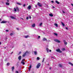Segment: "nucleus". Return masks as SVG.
I'll return each mask as SVG.
<instances>
[{
    "instance_id": "obj_1",
    "label": "nucleus",
    "mask_w": 73,
    "mask_h": 73,
    "mask_svg": "<svg viewBox=\"0 0 73 73\" xmlns=\"http://www.w3.org/2000/svg\"><path fill=\"white\" fill-rule=\"evenodd\" d=\"M27 53V54H28L29 53V52H28V51H26V52H25V53H24L23 55L22 56V57H25V56H26Z\"/></svg>"
},
{
    "instance_id": "obj_2",
    "label": "nucleus",
    "mask_w": 73,
    "mask_h": 73,
    "mask_svg": "<svg viewBox=\"0 0 73 73\" xmlns=\"http://www.w3.org/2000/svg\"><path fill=\"white\" fill-rule=\"evenodd\" d=\"M40 66H41V64L40 63H38L36 66V68H37V69H38V68H39Z\"/></svg>"
},
{
    "instance_id": "obj_3",
    "label": "nucleus",
    "mask_w": 73,
    "mask_h": 73,
    "mask_svg": "<svg viewBox=\"0 0 73 73\" xmlns=\"http://www.w3.org/2000/svg\"><path fill=\"white\" fill-rule=\"evenodd\" d=\"M38 6L39 7H42V5H41V4L40 3H38H38L37 4Z\"/></svg>"
},
{
    "instance_id": "obj_4",
    "label": "nucleus",
    "mask_w": 73,
    "mask_h": 73,
    "mask_svg": "<svg viewBox=\"0 0 73 73\" xmlns=\"http://www.w3.org/2000/svg\"><path fill=\"white\" fill-rule=\"evenodd\" d=\"M54 41H55V42H58L59 43L60 42V41L57 39H54Z\"/></svg>"
},
{
    "instance_id": "obj_5",
    "label": "nucleus",
    "mask_w": 73,
    "mask_h": 73,
    "mask_svg": "<svg viewBox=\"0 0 73 73\" xmlns=\"http://www.w3.org/2000/svg\"><path fill=\"white\" fill-rule=\"evenodd\" d=\"M56 51L57 52H59V53H62V51H61L60 50V49H58L56 50Z\"/></svg>"
},
{
    "instance_id": "obj_6",
    "label": "nucleus",
    "mask_w": 73,
    "mask_h": 73,
    "mask_svg": "<svg viewBox=\"0 0 73 73\" xmlns=\"http://www.w3.org/2000/svg\"><path fill=\"white\" fill-rule=\"evenodd\" d=\"M7 23V21H3L1 22V23H3V24H4L5 23Z\"/></svg>"
},
{
    "instance_id": "obj_7",
    "label": "nucleus",
    "mask_w": 73,
    "mask_h": 73,
    "mask_svg": "<svg viewBox=\"0 0 73 73\" xmlns=\"http://www.w3.org/2000/svg\"><path fill=\"white\" fill-rule=\"evenodd\" d=\"M23 37L25 38H28V37H29V35H27L26 36H24Z\"/></svg>"
},
{
    "instance_id": "obj_8",
    "label": "nucleus",
    "mask_w": 73,
    "mask_h": 73,
    "mask_svg": "<svg viewBox=\"0 0 73 73\" xmlns=\"http://www.w3.org/2000/svg\"><path fill=\"white\" fill-rule=\"evenodd\" d=\"M19 60H20L21 59V56H19L18 58Z\"/></svg>"
},
{
    "instance_id": "obj_9",
    "label": "nucleus",
    "mask_w": 73,
    "mask_h": 73,
    "mask_svg": "<svg viewBox=\"0 0 73 73\" xmlns=\"http://www.w3.org/2000/svg\"><path fill=\"white\" fill-rule=\"evenodd\" d=\"M63 41H64V44H65V45H67L68 43H67V42H66V41H65V40H64Z\"/></svg>"
},
{
    "instance_id": "obj_10",
    "label": "nucleus",
    "mask_w": 73,
    "mask_h": 73,
    "mask_svg": "<svg viewBox=\"0 0 73 73\" xmlns=\"http://www.w3.org/2000/svg\"><path fill=\"white\" fill-rule=\"evenodd\" d=\"M28 9H31V6L29 5L28 6V7H27Z\"/></svg>"
},
{
    "instance_id": "obj_11",
    "label": "nucleus",
    "mask_w": 73,
    "mask_h": 73,
    "mask_svg": "<svg viewBox=\"0 0 73 73\" xmlns=\"http://www.w3.org/2000/svg\"><path fill=\"white\" fill-rule=\"evenodd\" d=\"M10 18H11L12 19H16V18H15L13 16H10Z\"/></svg>"
},
{
    "instance_id": "obj_12",
    "label": "nucleus",
    "mask_w": 73,
    "mask_h": 73,
    "mask_svg": "<svg viewBox=\"0 0 73 73\" xmlns=\"http://www.w3.org/2000/svg\"><path fill=\"white\" fill-rule=\"evenodd\" d=\"M43 41H47V39H46L45 38H44L42 39Z\"/></svg>"
},
{
    "instance_id": "obj_13",
    "label": "nucleus",
    "mask_w": 73,
    "mask_h": 73,
    "mask_svg": "<svg viewBox=\"0 0 73 73\" xmlns=\"http://www.w3.org/2000/svg\"><path fill=\"white\" fill-rule=\"evenodd\" d=\"M46 50H47V53H49V48H47L46 49Z\"/></svg>"
},
{
    "instance_id": "obj_14",
    "label": "nucleus",
    "mask_w": 73,
    "mask_h": 73,
    "mask_svg": "<svg viewBox=\"0 0 73 73\" xmlns=\"http://www.w3.org/2000/svg\"><path fill=\"white\" fill-rule=\"evenodd\" d=\"M62 25L63 27H64L65 26V24L64 23L62 22H61Z\"/></svg>"
},
{
    "instance_id": "obj_15",
    "label": "nucleus",
    "mask_w": 73,
    "mask_h": 73,
    "mask_svg": "<svg viewBox=\"0 0 73 73\" xmlns=\"http://www.w3.org/2000/svg\"><path fill=\"white\" fill-rule=\"evenodd\" d=\"M32 27L34 28L35 27V24L34 23L32 25Z\"/></svg>"
},
{
    "instance_id": "obj_16",
    "label": "nucleus",
    "mask_w": 73,
    "mask_h": 73,
    "mask_svg": "<svg viewBox=\"0 0 73 73\" xmlns=\"http://www.w3.org/2000/svg\"><path fill=\"white\" fill-rule=\"evenodd\" d=\"M34 54L35 55H36V54H37V51H34Z\"/></svg>"
},
{
    "instance_id": "obj_17",
    "label": "nucleus",
    "mask_w": 73,
    "mask_h": 73,
    "mask_svg": "<svg viewBox=\"0 0 73 73\" xmlns=\"http://www.w3.org/2000/svg\"><path fill=\"white\" fill-rule=\"evenodd\" d=\"M69 64H70V65H71L72 66H73V64L71 63L70 62H68Z\"/></svg>"
},
{
    "instance_id": "obj_18",
    "label": "nucleus",
    "mask_w": 73,
    "mask_h": 73,
    "mask_svg": "<svg viewBox=\"0 0 73 73\" xmlns=\"http://www.w3.org/2000/svg\"><path fill=\"white\" fill-rule=\"evenodd\" d=\"M54 25L56 27H58V25L57 23H55Z\"/></svg>"
},
{
    "instance_id": "obj_19",
    "label": "nucleus",
    "mask_w": 73,
    "mask_h": 73,
    "mask_svg": "<svg viewBox=\"0 0 73 73\" xmlns=\"http://www.w3.org/2000/svg\"><path fill=\"white\" fill-rule=\"evenodd\" d=\"M56 3L57 4H60V2L57 1H56Z\"/></svg>"
},
{
    "instance_id": "obj_20",
    "label": "nucleus",
    "mask_w": 73,
    "mask_h": 73,
    "mask_svg": "<svg viewBox=\"0 0 73 73\" xmlns=\"http://www.w3.org/2000/svg\"><path fill=\"white\" fill-rule=\"evenodd\" d=\"M49 15L50 16H51V17H53V15L51 14H49Z\"/></svg>"
},
{
    "instance_id": "obj_21",
    "label": "nucleus",
    "mask_w": 73,
    "mask_h": 73,
    "mask_svg": "<svg viewBox=\"0 0 73 73\" xmlns=\"http://www.w3.org/2000/svg\"><path fill=\"white\" fill-rule=\"evenodd\" d=\"M6 4L7 5H9V3H8V2H6Z\"/></svg>"
},
{
    "instance_id": "obj_22",
    "label": "nucleus",
    "mask_w": 73,
    "mask_h": 73,
    "mask_svg": "<svg viewBox=\"0 0 73 73\" xmlns=\"http://www.w3.org/2000/svg\"><path fill=\"white\" fill-rule=\"evenodd\" d=\"M14 68L15 67L14 66H13V67H12V69L13 72V70L14 69Z\"/></svg>"
},
{
    "instance_id": "obj_23",
    "label": "nucleus",
    "mask_w": 73,
    "mask_h": 73,
    "mask_svg": "<svg viewBox=\"0 0 73 73\" xmlns=\"http://www.w3.org/2000/svg\"><path fill=\"white\" fill-rule=\"evenodd\" d=\"M42 25V23H40L39 25L40 27H41Z\"/></svg>"
},
{
    "instance_id": "obj_24",
    "label": "nucleus",
    "mask_w": 73,
    "mask_h": 73,
    "mask_svg": "<svg viewBox=\"0 0 73 73\" xmlns=\"http://www.w3.org/2000/svg\"><path fill=\"white\" fill-rule=\"evenodd\" d=\"M54 35L56 36H57V34L55 33H54Z\"/></svg>"
},
{
    "instance_id": "obj_25",
    "label": "nucleus",
    "mask_w": 73,
    "mask_h": 73,
    "mask_svg": "<svg viewBox=\"0 0 73 73\" xmlns=\"http://www.w3.org/2000/svg\"><path fill=\"white\" fill-rule=\"evenodd\" d=\"M59 67H62V65L61 64H59Z\"/></svg>"
},
{
    "instance_id": "obj_26",
    "label": "nucleus",
    "mask_w": 73,
    "mask_h": 73,
    "mask_svg": "<svg viewBox=\"0 0 73 73\" xmlns=\"http://www.w3.org/2000/svg\"><path fill=\"white\" fill-rule=\"evenodd\" d=\"M10 65V63L9 62L7 63V66H8Z\"/></svg>"
},
{
    "instance_id": "obj_27",
    "label": "nucleus",
    "mask_w": 73,
    "mask_h": 73,
    "mask_svg": "<svg viewBox=\"0 0 73 73\" xmlns=\"http://www.w3.org/2000/svg\"><path fill=\"white\" fill-rule=\"evenodd\" d=\"M12 35H13V33H11L10 34V36H12Z\"/></svg>"
},
{
    "instance_id": "obj_28",
    "label": "nucleus",
    "mask_w": 73,
    "mask_h": 73,
    "mask_svg": "<svg viewBox=\"0 0 73 73\" xmlns=\"http://www.w3.org/2000/svg\"><path fill=\"white\" fill-rule=\"evenodd\" d=\"M17 4H18V5H21V4L19 2L17 3Z\"/></svg>"
},
{
    "instance_id": "obj_29",
    "label": "nucleus",
    "mask_w": 73,
    "mask_h": 73,
    "mask_svg": "<svg viewBox=\"0 0 73 73\" xmlns=\"http://www.w3.org/2000/svg\"><path fill=\"white\" fill-rule=\"evenodd\" d=\"M21 63L22 64H23V65L25 64V62H21Z\"/></svg>"
},
{
    "instance_id": "obj_30",
    "label": "nucleus",
    "mask_w": 73,
    "mask_h": 73,
    "mask_svg": "<svg viewBox=\"0 0 73 73\" xmlns=\"http://www.w3.org/2000/svg\"><path fill=\"white\" fill-rule=\"evenodd\" d=\"M40 37H41L40 36H38L37 37L38 39H40Z\"/></svg>"
},
{
    "instance_id": "obj_31",
    "label": "nucleus",
    "mask_w": 73,
    "mask_h": 73,
    "mask_svg": "<svg viewBox=\"0 0 73 73\" xmlns=\"http://www.w3.org/2000/svg\"><path fill=\"white\" fill-rule=\"evenodd\" d=\"M14 11H15V12L17 11V10H16V8H14Z\"/></svg>"
},
{
    "instance_id": "obj_32",
    "label": "nucleus",
    "mask_w": 73,
    "mask_h": 73,
    "mask_svg": "<svg viewBox=\"0 0 73 73\" xmlns=\"http://www.w3.org/2000/svg\"><path fill=\"white\" fill-rule=\"evenodd\" d=\"M17 11H19V8L17 7Z\"/></svg>"
},
{
    "instance_id": "obj_33",
    "label": "nucleus",
    "mask_w": 73,
    "mask_h": 73,
    "mask_svg": "<svg viewBox=\"0 0 73 73\" xmlns=\"http://www.w3.org/2000/svg\"><path fill=\"white\" fill-rule=\"evenodd\" d=\"M45 60V58H43L42 61V62H44V60Z\"/></svg>"
},
{
    "instance_id": "obj_34",
    "label": "nucleus",
    "mask_w": 73,
    "mask_h": 73,
    "mask_svg": "<svg viewBox=\"0 0 73 73\" xmlns=\"http://www.w3.org/2000/svg\"><path fill=\"white\" fill-rule=\"evenodd\" d=\"M37 60H40V58H39L38 57H37Z\"/></svg>"
},
{
    "instance_id": "obj_35",
    "label": "nucleus",
    "mask_w": 73,
    "mask_h": 73,
    "mask_svg": "<svg viewBox=\"0 0 73 73\" xmlns=\"http://www.w3.org/2000/svg\"><path fill=\"white\" fill-rule=\"evenodd\" d=\"M31 68H32V65H30L29 68H30V69H31Z\"/></svg>"
},
{
    "instance_id": "obj_36",
    "label": "nucleus",
    "mask_w": 73,
    "mask_h": 73,
    "mask_svg": "<svg viewBox=\"0 0 73 73\" xmlns=\"http://www.w3.org/2000/svg\"><path fill=\"white\" fill-rule=\"evenodd\" d=\"M65 50V48H63L62 49V50L63 51H64V50Z\"/></svg>"
},
{
    "instance_id": "obj_37",
    "label": "nucleus",
    "mask_w": 73,
    "mask_h": 73,
    "mask_svg": "<svg viewBox=\"0 0 73 73\" xmlns=\"http://www.w3.org/2000/svg\"><path fill=\"white\" fill-rule=\"evenodd\" d=\"M6 2H7V3H8V2H9V0H6Z\"/></svg>"
},
{
    "instance_id": "obj_38",
    "label": "nucleus",
    "mask_w": 73,
    "mask_h": 73,
    "mask_svg": "<svg viewBox=\"0 0 73 73\" xmlns=\"http://www.w3.org/2000/svg\"><path fill=\"white\" fill-rule=\"evenodd\" d=\"M15 73H19V72L17 71H16L15 72Z\"/></svg>"
},
{
    "instance_id": "obj_39",
    "label": "nucleus",
    "mask_w": 73,
    "mask_h": 73,
    "mask_svg": "<svg viewBox=\"0 0 73 73\" xmlns=\"http://www.w3.org/2000/svg\"><path fill=\"white\" fill-rule=\"evenodd\" d=\"M46 41V42H50V41L49 40H47Z\"/></svg>"
},
{
    "instance_id": "obj_40",
    "label": "nucleus",
    "mask_w": 73,
    "mask_h": 73,
    "mask_svg": "<svg viewBox=\"0 0 73 73\" xmlns=\"http://www.w3.org/2000/svg\"><path fill=\"white\" fill-rule=\"evenodd\" d=\"M21 51H20L19 52V54H21Z\"/></svg>"
},
{
    "instance_id": "obj_41",
    "label": "nucleus",
    "mask_w": 73,
    "mask_h": 73,
    "mask_svg": "<svg viewBox=\"0 0 73 73\" xmlns=\"http://www.w3.org/2000/svg\"><path fill=\"white\" fill-rule=\"evenodd\" d=\"M6 32H9V30H6Z\"/></svg>"
},
{
    "instance_id": "obj_42",
    "label": "nucleus",
    "mask_w": 73,
    "mask_h": 73,
    "mask_svg": "<svg viewBox=\"0 0 73 73\" xmlns=\"http://www.w3.org/2000/svg\"><path fill=\"white\" fill-rule=\"evenodd\" d=\"M13 52H12L10 53V54H13Z\"/></svg>"
},
{
    "instance_id": "obj_43",
    "label": "nucleus",
    "mask_w": 73,
    "mask_h": 73,
    "mask_svg": "<svg viewBox=\"0 0 73 73\" xmlns=\"http://www.w3.org/2000/svg\"><path fill=\"white\" fill-rule=\"evenodd\" d=\"M29 19V18L28 17H27V18H26V19L27 20H28V19Z\"/></svg>"
},
{
    "instance_id": "obj_44",
    "label": "nucleus",
    "mask_w": 73,
    "mask_h": 73,
    "mask_svg": "<svg viewBox=\"0 0 73 73\" xmlns=\"http://www.w3.org/2000/svg\"><path fill=\"white\" fill-rule=\"evenodd\" d=\"M52 8H53V9H54V8H55V7L54 6H52Z\"/></svg>"
},
{
    "instance_id": "obj_45",
    "label": "nucleus",
    "mask_w": 73,
    "mask_h": 73,
    "mask_svg": "<svg viewBox=\"0 0 73 73\" xmlns=\"http://www.w3.org/2000/svg\"><path fill=\"white\" fill-rule=\"evenodd\" d=\"M62 12L63 13H65V11H62Z\"/></svg>"
},
{
    "instance_id": "obj_46",
    "label": "nucleus",
    "mask_w": 73,
    "mask_h": 73,
    "mask_svg": "<svg viewBox=\"0 0 73 73\" xmlns=\"http://www.w3.org/2000/svg\"><path fill=\"white\" fill-rule=\"evenodd\" d=\"M17 30H18V31H19V28H17Z\"/></svg>"
},
{
    "instance_id": "obj_47",
    "label": "nucleus",
    "mask_w": 73,
    "mask_h": 73,
    "mask_svg": "<svg viewBox=\"0 0 73 73\" xmlns=\"http://www.w3.org/2000/svg\"><path fill=\"white\" fill-rule=\"evenodd\" d=\"M49 52H52V50H50L49 51Z\"/></svg>"
},
{
    "instance_id": "obj_48",
    "label": "nucleus",
    "mask_w": 73,
    "mask_h": 73,
    "mask_svg": "<svg viewBox=\"0 0 73 73\" xmlns=\"http://www.w3.org/2000/svg\"><path fill=\"white\" fill-rule=\"evenodd\" d=\"M23 7H25V4H24L23 5Z\"/></svg>"
},
{
    "instance_id": "obj_49",
    "label": "nucleus",
    "mask_w": 73,
    "mask_h": 73,
    "mask_svg": "<svg viewBox=\"0 0 73 73\" xmlns=\"http://www.w3.org/2000/svg\"><path fill=\"white\" fill-rule=\"evenodd\" d=\"M22 62H24V59H23Z\"/></svg>"
},
{
    "instance_id": "obj_50",
    "label": "nucleus",
    "mask_w": 73,
    "mask_h": 73,
    "mask_svg": "<svg viewBox=\"0 0 73 73\" xmlns=\"http://www.w3.org/2000/svg\"><path fill=\"white\" fill-rule=\"evenodd\" d=\"M66 29L67 30H68V29L67 27H66Z\"/></svg>"
},
{
    "instance_id": "obj_51",
    "label": "nucleus",
    "mask_w": 73,
    "mask_h": 73,
    "mask_svg": "<svg viewBox=\"0 0 73 73\" xmlns=\"http://www.w3.org/2000/svg\"><path fill=\"white\" fill-rule=\"evenodd\" d=\"M29 17L30 19H31V17L30 16V17Z\"/></svg>"
},
{
    "instance_id": "obj_52",
    "label": "nucleus",
    "mask_w": 73,
    "mask_h": 73,
    "mask_svg": "<svg viewBox=\"0 0 73 73\" xmlns=\"http://www.w3.org/2000/svg\"><path fill=\"white\" fill-rule=\"evenodd\" d=\"M71 5L73 7V4L72 3H71Z\"/></svg>"
},
{
    "instance_id": "obj_53",
    "label": "nucleus",
    "mask_w": 73,
    "mask_h": 73,
    "mask_svg": "<svg viewBox=\"0 0 73 73\" xmlns=\"http://www.w3.org/2000/svg\"><path fill=\"white\" fill-rule=\"evenodd\" d=\"M21 19H22V20H24V19L23 18H21Z\"/></svg>"
},
{
    "instance_id": "obj_54",
    "label": "nucleus",
    "mask_w": 73,
    "mask_h": 73,
    "mask_svg": "<svg viewBox=\"0 0 73 73\" xmlns=\"http://www.w3.org/2000/svg\"><path fill=\"white\" fill-rule=\"evenodd\" d=\"M51 2L53 3H54V1H52Z\"/></svg>"
},
{
    "instance_id": "obj_55",
    "label": "nucleus",
    "mask_w": 73,
    "mask_h": 73,
    "mask_svg": "<svg viewBox=\"0 0 73 73\" xmlns=\"http://www.w3.org/2000/svg\"><path fill=\"white\" fill-rule=\"evenodd\" d=\"M31 68H29V70H31Z\"/></svg>"
},
{
    "instance_id": "obj_56",
    "label": "nucleus",
    "mask_w": 73,
    "mask_h": 73,
    "mask_svg": "<svg viewBox=\"0 0 73 73\" xmlns=\"http://www.w3.org/2000/svg\"><path fill=\"white\" fill-rule=\"evenodd\" d=\"M31 68H29V70H31Z\"/></svg>"
},
{
    "instance_id": "obj_57",
    "label": "nucleus",
    "mask_w": 73,
    "mask_h": 73,
    "mask_svg": "<svg viewBox=\"0 0 73 73\" xmlns=\"http://www.w3.org/2000/svg\"><path fill=\"white\" fill-rule=\"evenodd\" d=\"M51 67H50V68H49V70H50V69H51Z\"/></svg>"
},
{
    "instance_id": "obj_58",
    "label": "nucleus",
    "mask_w": 73,
    "mask_h": 73,
    "mask_svg": "<svg viewBox=\"0 0 73 73\" xmlns=\"http://www.w3.org/2000/svg\"><path fill=\"white\" fill-rule=\"evenodd\" d=\"M32 73H34V72L33 71H32Z\"/></svg>"
},
{
    "instance_id": "obj_59",
    "label": "nucleus",
    "mask_w": 73,
    "mask_h": 73,
    "mask_svg": "<svg viewBox=\"0 0 73 73\" xmlns=\"http://www.w3.org/2000/svg\"><path fill=\"white\" fill-rule=\"evenodd\" d=\"M1 42H0V45H1Z\"/></svg>"
},
{
    "instance_id": "obj_60",
    "label": "nucleus",
    "mask_w": 73,
    "mask_h": 73,
    "mask_svg": "<svg viewBox=\"0 0 73 73\" xmlns=\"http://www.w3.org/2000/svg\"><path fill=\"white\" fill-rule=\"evenodd\" d=\"M1 19H0V21H1Z\"/></svg>"
},
{
    "instance_id": "obj_61",
    "label": "nucleus",
    "mask_w": 73,
    "mask_h": 73,
    "mask_svg": "<svg viewBox=\"0 0 73 73\" xmlns=\"http://www.w3.org/2000/svg\"><path fill=\"white\" fill-rule=\"evenodd\" d=\"M9 9H10V10H11V8H9Z\"/></svg>"
},
{
    "instance_id": "obj_62",
    "label": "nucleus",
    "mask_w": 73,
    "mask_h": 73,
    "mask_svg": "<svg viewBox=\"0 0 73 73\" xmlns=\"http://www.w3.org/2000/svg\"><path fill=\"white\" fill-rule=\"evenodd\" d=\"M48 65H49V64H48Z\"/></svg>"
},
{
    "instance_id": "obj_63",
    "label": "nucleus",
    "mask_w": 73,
    "mask_h": 73,
    "mask_svg": "<svg viewBox=\"0 0 73 73\" xmlns=\"http://www.w3.org/2000/svg\"><path fill=\"white\" fill-rule=\"evenodd\" d=\"M36 7H37V5H36Z\"/></svg>"
},
{
    "instance_id": "obj_64",
    "label": "nucleus",
    "mask_w": 73,
    "mask_h": 73,
    "mask_svg": "<svg viewBox=\"0 0 73 73\" xmlns=\"http://www.w3.org/2000/svg\"><path fill=\"white\" fill-rule=\"evenodd\" d=\"M29 71H31V70H29Z\"/></svg>"
}]
</instances>
